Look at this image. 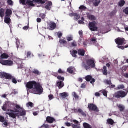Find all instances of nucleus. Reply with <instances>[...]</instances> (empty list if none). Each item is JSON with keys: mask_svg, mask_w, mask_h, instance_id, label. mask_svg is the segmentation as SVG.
<instances>
[{"mask_svg": "<svg viewBox=\"0 0 128 128\" xmlns=\"http://www.w3.org/2000/svg\"><path fill=\"white\" fill-rule=\"evenodd\" d=\"M102 94L104 96H108V92H106V90H103Z\"/></svg>", "mask_w": 128, "mask_h": 128, "instance_id": "nucleus-57", "label": "nucleus"}, {"mask_svg": "<svg viewBox=\"0 0 128 128\" xmlns=\"http://www.w3.org/2000/svg\"><path fill=\"white\" fill-rule=\"evenodd\" d=\"M16 44L18 48H24L23 46H20V42L18 40L16 41Z\"/></svg>", "mask_w": 128, "mask_h": 128, "instance_id": "nucleus-42", "label": "nucleus"}, {"mask_svg": "<svg viewBox=\"0 0 128 128\" xmlns=\"http://www.w3.org/2000/svg\"><path fill=\"white\" fill-rule=\"evenodd\" d=\"M70 16H74V20H78L80 18V16L76 13H72L70 14Z\"/></svg>", "mask_w": 128, "mask_h": 128, "instance_id": "nucleus-13", "label": "nucleus"}, {"mask_svg": "<svg viewBox=\"0 0 128 128\" xmlns=\"http://www.w3.org/2000/svg\"><path fill=\"white\" fill-rule=\"evenodd\" d=\"M0 64H2V66H14V62L10 60H2L0 58Z\"/></svg>", "mask_w": 128, "mask_h": 128, "instance_id": "nucleus-5", "label": "nucleus"}, {"mask_svg": "<svg viewBox=\"0 0 128 128\" xmlns=\"http://www.w3.org/2000/svg\"><path fill=\"white\" fill-rule=\"evenodd\" d=\"M101 0H93L92 3L94 6H100V4Z\"/></svg>", "mask_w": 128, "mask_h": 128, "instance_id": "nucleus-19", "label": "nucleus"}, {"mask_svg": "<svg viewBox=\"0 0 128 128\" xmlns=\"http://www.w3.org/2000/svg\"><path fill=\"white\" fill-rule=\"evenodd\" d=\"M16 109H15V112L18 113L15 114L14 112H6V114L9 116L10 118H12L14 119L16 118V116L20 118V116H24L26 114V110H24V108L20 107V105H16Z\"/></svg>", "mask_w": 128, "mask_h": 128, "instance_id": "nucleus-2", "label": "nucleus"}, {"mask_svg": "<svg viewBox=\"0 0 128 128\" xmlns=\"http://www.w3.org/2000/svg\"><path fill=\"white\" fill-rule=\"evenodd\" d=\"M12 82H13V84H18V81L16 80V78H13L12 80Z\"/></svg>", "mask_w": 128, "mask_h": 128, "instance_id": "nucleus-62", "label": "nucleus"}, {"mask_svg": "<svg viewBox=\"0 0 128 128\" xmlns=\"http://www.w3.org/2000/svg\"><path fill=\"white\" fill-rule=\"evenodd\" d=\"M88 28L92 32H98V28L96 26V22H93L89 23Z\"/></svg>", "mask_w": 128, "mask_h": 128, "instance_id": "nucleus-6", "label": "nucleus"}, {"mask_svg": "<svg viewBox=\"0 0 128 128\" xmlns=\"http://www.w3.org/2000/svg\"><path fill=\"white\" fill-rule=\"evenodd\" d=\"M124 85H119L118 88L117 90H124Z\"/></svg>", "mask_w": 128, "mask_h": 128, "instance_id": "nucleus-45", "label": "nucleus"}, {"mask_svg": "<svg viewBox=\"0 0 128 128\" xmlns=\"http://www.w3.org/2000/svg\"><path fill=\"white\" fill-rule=\"evenodd\" d=\"M58 74H66V72L64 71H63L61 68L59 69L58 70Z\"/></svg>", "mask_w": 128, "mask_h": 128, "instance_id": "nucleus-50", "label": "nucleus"}, {"mask_svg": "<svg viewBox=\"0 0 128 128\" xmlns=\"http://www.w3.org/2000/svg\"><path fill=\"white\" fill-rule=\"evenodd\" d=\"M45 8H46V10H50L52 8H50V6H48V5H46L45 6Z\"/></svg>", "mask_w": 128, "mask_h": 128, "instance_id": "nucleus-58", "label": "nucleus"}, {"mask_svg": "<svg viewBox=\"0 0 128 128\" xmlns=\"http://www.w3.org/2000/svg\"><path fill=\"white\" fill-rule=\"evenodd\" d=\"M6 73L4 72L0 73V78H6Z\"/></svg>", "mask_w": 128, "mask_h": 128, "instance_id": "nucleus-34", "label": "nucleus"}, {"mask_svg": "<svg viewBox=\"0 0 128 128\" xmlns=\"http://www.w3.org/2000/svg\"><path fill=\"white\" fill-rule=\"evenodd\" d=\"M57 78L58 80H62V82L64 81V77H62L61 76H58Z\"/></svg>", "mask_w": 128, "mask_h": 128, "instance_id": "nucleus-48", "label": "nucleus"}, {"mask_svg": "<svg viewBox=\"0 0 128 128\" xmlns=\"http://www.w3.org/2000/svg\"><path fill=\"white\" fill-rule=\"evenodd\" d=\"M59 96L62 98H66L68 96V94L67 92L61 93L59 94Z\"/></svg>", "mask_w": 128, "mask_h": 128, "instance_id": "nucleus-18", "label": "nucleus"}, {"mask_svg": "<svg viewBox=\"0 0 128 128\" xmlns=\"http://www.w3.org/2000/svg\"><path fill=\"white\" fill-rule=\"evenodd\" d=\"M117 48H120V50H124V48H128V45H126V46H125V47L124 46H120V45H118L117 46Z\"/></svg>", "mask_w": 128, "mask_h": 128, "instance_id": "nucleus-36", "label": "nucleus"}, {"mask_svg": "<svg viewBox=\"0 0 128 128\" xmlns=\"http://www.w3.org/2000/svg\"><path fill=\"white\" fill-rule=\"evenodd\" d=\"M30 28V26H25L23 28L24 30H28Z\"/></svg>", "mask_w": 128, "mask_h": 128, "instance_id": "nucleus-59", "label": "nucleus"}, {"mask_svg": "<svg viewBox=\"0 0 128 128\" xmlns=\"http://www.w3.org/2000/svg\"><path fill=\"white\" fill-rule=\"evenodd\" d=\"M78 51L74 50L72 51V52L71 53L72 56H73V58H78V56H76V54H78Z\"/></svg>", "mask_w": 128, "mask_h": 128, "instance_id": "nucleus-29", "label": "nucleus"}, {"mask_svg": "<svg viewBox=\"0 0 128 128\" xmlns=\"http://www.w3.org/2000/svg\"><path fill=\"white\" fill-rule=\"evenodd\" d=\"M34 2L42 4H46V0H33ZM20 2L23 4V6H26V0H20Z\"/></svg>", "mask_w": 128, "mask_h": 128, "instance_id": "nucleus-7", "label": "nucleus"}, {"mask_svg": "<svg viewBox=\"0 0 128 128\" xmlns=\"http://www.w3.org/2000/svg\"><path fill=\"white\" fill-rule=\"evenodd\" d=\"M124 4H126V1L124 0H120V2L118 3V6H120V8H122Z\"/></svg>", "mask_w": 128, "mask_h": 128, "instance_id": "nucleus-25", "label": "nucleus"}, {"mask_svg": "<svg viewBox=\"0 0 128 128\" xmlns=\"http://www.w3.org/2000/svg\"><path fill=\"white\" fill-rule=\"evenodd\" d=\"M85 80H86V82H90V80H92V76L88 75L86 76Z\"/></svg>", "mask_w": 128, "mask_h": 128, "instance_id": "nucleus-31", "label": "nucleus"}, {"mask_svg": "<svg viewBox=\"0 0 128 128\" xmlns=\"http://www.w3.org/2000/svg\"><path fill=\"white\" fill-rule=\"evenodd\" d=\"M107 124H110V126H114V121L112 118H108L107 120Z\"/></svg>", "mask_w": 128, "mask_h": 128, "instance_id": "nucleus-24", "label": "nucleus"}, {"mask_svg": "<svg viewBox=\"0 0 128 128\" xmlns=\"http://www.w3.org/2000/svg\"><path fill=\"white\" fill-rule=\"evenodd\" d=\"M94 82H96V80L94 78H92L91 80L90 81V84H94Z\"/></svg>", "mask_w": 128, "mask_h": 128, "instance_id": "nucleus-63", "label": "nucleus"}, {"mask_svg": "<svg viewBox=\"0 0 128 128\" xmlns=\"http://www.w3.org/2000/svg\"><path fill=\"white\" fill-rule=\"evenodd\" d=\"M67 72L69 74H74V68L70 67L69 68H68Z\"/></svg>", "mask_w": 128, "mask_h": 128, "instance_id": "nucleus-30", "label": "nucleus"}, {"mask_svg": "<svg viewBox=\"0 0 128 128\" xmlns=\"http://www.w3.org/2000/svg\"><path fill=\"white\" fill-rule=\"evenodd\" d=\"M6 16H8L10 17L12 16V11L10 9H7L6 12Z\"/></svg>", "mask_w": 128, "mask_h": 128, "instance_id": "nucleus-17", "label": "nucleus"}, {"mask_svg": "<svg viewBox=\"0 0 128 128\" xmlns=\"http://www.w3.org/2000/svg\"><path fill=\"white\" fill-rule=\"evenodd\" d=\"M78 114H80L83 116H86V113L84 112V110L80 108L78 110Z\"/></svg>", "mask_w": 128, "mask_h": 128, "instance_id": "nucleus-28", "label": "nucleus"}, {"mask_svg": "<svg viewBox=\"0 0 128 128\" xmlns=\"http://www.w3.org/2000/svg\"><path fill=\"white\" fill-rule=\"evenodd\" d=\"M7 2L9 6H13L14 4V2L12 0H8Z\"/></svg>", "mask_w": 128, "mask_h": 128, "instance_id": "nucleus-49", "label": "nucleus"}, {"mask_svg": "<svg viewBox=\"0 0 128 128\" xmlns=\"http://www.w3.org/2000/svg\"><path fill=\"white\" fill-rule=\"evenodd\" d=\"M46 4L49 6H52V2H48Z\"/></svg>", "mask_w": 128, "mask_h": 128, "instance_id": "nucleus-61", "label": "nucleus"}, {"mask_svg": "<svg viewBox=\"0 0 128 128\" xmlns=\"http://www.w3.org/2000/svg\"><path fill=\"white\" fill-rule=\"evenodd\" d=\"M32 56H34V54H32V52H27V58H30Z\"/></svg>", "mask_w": 128, "mask_h": 128, "instance_id": "nucleus-38", "label": "nucleus"}, {"mask_svg": "<svg viewBox=\"0 0 128 128\" xmlns=\"http://www.w3.org/2000/svg\"><path fill=\"white\" fill-rule=\"evenodd\" d=\"M86 6H81L79 8V10H86Z\"/></svg>", "mask_w": 128, "mask_h": 128, "instance_id": "nucleus-44", "label": "nucleus"}, {"mask_svg": "<svg viewBox=\"0 0 128 128\" xmlns=\"http://www.w3.org/2000/svg\"><path fill=\"white\" fill-rule=\"evenodd\" d=\"M0 122L3 123V124L4 126V128H6V126H8V120H6L2 116H0Z\"/></svg>", "mask_w": 128, "mask_h": 128, "instance_id": "nucleus-10", "label": "nucleus"}, {"mask_svg": "<svg viewBox=\"0 0 128 128\" xmlns=\"http://www.w3.org/2000/svg\"><path fill=\"white\" fill-rule=\"evenodd\" d=\"M118 108H120V110L121 112H124V108H125L124 106L120 104L118 106Z\"/></svg>", "mask_w": 128, "mask_h": 128, "instance_id": "nucleus-37", "label": "nucleus"}, {"mask_svg": "<svg viewBox=\"0 0 128 128\" xmlns=\"http://www.w3.org/2000/svg\"><path fill=\"white\" fill-rule=\"evenodd\" d=\"M42 128H50V126L48 124H44L43 126H41Z\"/></svg>", "mask_w": 128, "mask_h": 128, "instance_id": "nucleus-55", "label": "nucleus"}, {"mask_svg": "<svg viewBox=\"0 0 128 128\" xmlns=\"http://www.w3.org/2000/svg\"><path fill=\"white\" fill-rule=\"evenodd\" d=\"M83 68H84L86 70H88L90 68H95L96 62L94 60H86V64L84 63Z\"/></svg>", "mask_w": 128, "mask_h": 128, "instance_id": "nucleus-3", "label": "nucleus"}, {"mask_svg": "<svg viewBox=\"0 0 128 128\" xmlns=\"http://www.w3.org/2000/svg\"><path fill=\"white\" fill-rule=\"evenodd\" d=\"M78 56H84L86 54V50L84 49H79L78 50Z\"/></svg>", "mask_w": 128, "mask_h": 128, "instance_id": "nucleus-15", "label": "nucleus"}, {"mask_svg": "<svg viewBox=\"0 0 128 128\" xmlns=\"http://www.w3.org/2000/svg\"><path fill=\"white\" fill-rule=\"evenodd\" d=\"M46 14H40V17L42 18V20H44L46 18Z\"/></svg>", "mask_w": 128, "mask_h": 128, "instance_id": "nucleus-53", "label": "nucleus"}, {"mask_svg": "<svg viewBox=\"0 0 128 128\" xmlns=\"http://www.w3.org/2000/svg\"><path fill=\"white\" fill-rule=\"evenodd\" d=\"M105 84L109 86H111V84H112V80H106V81H105Z\"/></svg>", "mask_w": 128, "mask_h": 128, "instance_id": "nucleus-46", "label": "nucleus"}, {"mask_svg": "<svg viewBox=\"0 0 128 128\" xmlns=\"http://www.w3.org/2000/svg\"><path fill=\"white\" fill-rule=\"evenodd\" d=\"M88 18L90 20H96V18L94 16L90 14L88 15Z\"/></svg>", "mask_w": 128, "mask_h": 128, "instance_id": "nucleus-23", "label": "nucleus"}, {"mask_svg": "<svg viewBox=\"0 0 128 128\" xmlns=\"http://www.w3.org/2000/svg\"><path fill=\"white\" fill-rule=\"evenodd\" d=\"M79 34L81 38H84V32H82V30L79 31Z\"/></svg>", "mask_w": 128, "mask_h": 128, "instance_id": "nucleus-51", "label": "nucleus"}, {"mask_svg": "<svg viewBox=\"0 0 128 128\" xmlns=\"http://www.w3.org/2000/svg\"><path fill=\"white\" fill-rule=\"evenodd\" d=\"M2 110H4V112H6V105H4L2 107Z\"/></svg>", "mask_w": 128, "mask_h": 128, "instance_id": "nucleus-60", "label": "nucleus"}, {"mask_svg": "<svg viewBox=\"0 0 128 128\" xmlns=\"http://www.w3.org/2000/svg\"><path fill=\"white\" fill-rule=\"evenodd\" d=\"M66 38L68 42H72V40H74V37L72 36H68L66 37Z\"/></svg>", "mask_w": 128, "mask_h": 128, "instance_id": "nucleus-43", "label": "nucleus"}, {"mask_svg": "<svg viewBox=\"0 0 128 128\" xmlns=\"http://www.w3.org/2000/svg\"><path fill=\"white\" fill-rule=\"evenodd\" d=\"M33 1H30V0H28L26 2V4L28 6H34L36 5L34 4V0H32Z\"/></svg>", "mask_w": 128, "mask_h": 128, "instance_id": "nucleus-20", "label": "nucleus"}, {"mask_svg": "<svg viewBox=\"0 0 128 128\" xmlns=\"http://www.w3.org/2000/svg\"><path fill=\"white\" fill-rule=\"evenodd\" d=\"M116 10H114L111 13H110V16H116Z\"/></svg>", "mask_w": 128, "mask_h": 128, "instance_id": "nucleus-47", "label": "nucleus"}, {"mask_svg": "<svg viewBox=\"0 0 128 128\" xmlns=\"http://www.w3.org/2000/svg\"><path fill=\"white\" fill-rule=\"evenodd\" d=\"M88 108L92 112H98V106L94 104H89Z\"/></svg>", "mask_w": 128, "mask_h": 128, "instance_id": "nucleus-9", "label": "nucleus"}, {"mask_svg": "<svg viewBox=\"0 0 128 128\" xmlns=\"http://www.w3.org/2000/svg\"><path fill=\"white\" fill-rule=\"evenodd\" d=\"M96 40H97L96 38H92L91 42H92L94 44L96 45V44L98 43V41Z\"/></svg>", "mask_w": 128, "mask_h": 128, "instance_id": "nucleus-41", "label": "nucleus"}, {"mask_svg": "<svg viewBox=\"0 0 128 128\" xmlns=\"http://www.w3.org/2000/svg\"><path fill=\"white\" fill-rule=\"evenodd\" d=\"M72 48H76L78 46V43H76V42L74 40L71 43Z\"/></svg>", "mask_w": 128, "mask_h": 128, "instance_id": "nucleus-40", "label": "nucleus"}, {"mask_svg": "<svg viewBox=\"0 0 128 128\" xmlns=\"http://www.w3.org/2000/svg\"><path fill=\"white\" fill-rule=\"evenodd\" d=\"M114 96L116 98H124L126 96V93L122 90L118 91L114 94Z\"/></svg>", "mask_w": 128, "mask_h": 128, "instance_id": "nucleus-4", "label": "nucleus"}, {"mask_svg": "<svg viewBox=\"0 0 128 128\" xmlns=\"http://www.w3.org/2000/svg\"><path fill=\"white\" fill-rule=\"evenodd\" d=\"M0 58L1 60H6L10 58V56L6 53H4L1 55Z\"/></svg>", "mask_w": 128, "mask_h": 128, "instance_id": "nucleus-21", "label": "nucleus"}, {"mask_svg": "<svg viewBox=\"0 0 128 128\" xmlns=\"http://www.w3.org/2000/svg\"><path fill=\"white\" fill-rule=\"evenodd\" d=\"M49 100H52L54 98V95L50 94L48 96Z\"/></svg>", "mask_w": 128, "mask_h": 128, "instance_id": "nucleus-52", "label": "nucleus"}, {"mask_svg": "<svg viewBox=\"0 0 128 128\" xmlns=\"http://www.w3.org/2000/svg\"><path fill=\"white\" fill-rule=\"evenodd\" d=\"M79 24H84V21L80 20L78 22Z\"/></svg>", "mask_w": 128, "mask_h": 128, "instance_id": "nucleus-64", "label": "nucleus"}, {"mask_svg": "<svg viewBox=\"0 0 128 128\" xmlns=\"http://www.w3.org/2000/svg\"><path fill=\"white\" fill-rule=\"evenodd\" d=\"M56 86H58L59 90H60L64 86V83L62 81H58L56 82Z\"/></svg>", "mask_w": 128, "mask_h": 128, "instance_id": "nucleus-12", "label": "nucleus"}, {"mask_svg": "<svg viewBox=\"0 0 128 128\" xmlns=\"http://www.w3.org/2000/svg\"><path fill=\"white\" fill-rule=\"evenodd\" d=\"M124 42L126 40L124 38H118L115 40V42L118 46H124Z\"/></svg>", "mask_w": 128, "mask_h": 128, "instance_id": "nucleus-8", "label": "nucleus"}, {"mask_svg": "<svg viewBox=\"0 0 128 128\" xmlns=\"http://www.w3.org/2000/svg\"><path fill=\"white\" fill-rule=\"evenodd\" d=\"M50 27L51 30H54L56 28V24L54 22H52L50 24Z\"/></svg>", "mask_w": 128, "mask_h": 128, "instance_id": "nucleus-16", "label": "nucleus"}, {"mask_svg": "<svg viewBox=\"0 0 128 128\" xmlns=\"http://www.w3.org/2000/svg\"><path fill=\"white\" fill-rule=\"evenodd\" d=\"M4 9L1 8L0 10V16L2 18H4Z\"/></svg>", "mask_w": 128, "mask_h": 128, "instance_id": "nucleus-26", "label": "nucleus"}, {"mask_svg": "<svg viewBox=\"0 0 128 128\" xmlns=\"http://www.w3.org/2000/svg\"><path fill=\"white\" fill-rule=\"evenodd\" d=\"M72 94L76 100H78L80 98V96L76 94V92H74Z\"/></svg>", "mask_w": 128, "mask_h": 128, "instance_id": "nucleus-35", "label": "nucleus"}, {"mask_svg": "<svg viewBox=\"0 0 128 128\" xmlns=\"http://www.w3.org/2000/svg\"><path fill=\"white\" fill-rule=\"evenodd\" d=\"M103 68H104V70L102 71L103 74L104 76H108V70L106 67V66H104Z\"/></svg>", "mask_w": 128, "mask_h": 128, "instance_id": "nucleus-27", "label": "nucleus"}, {"mask_svg": "<svg viewBox=\"0 0 128 128\" xmlns=\"http://www.w3.org/2000/svg\"><path fill=\"white\" fill-rule=\"evenodd\" d=\"M34 108V103L32 102H29L26 104V107L27 108Z\"/></svg>", "mask_w": 128, "mask_h": 128, "instance_id": "nucleus-39", "label": "nucleus"}, {"mask_svg": "<svg viewBox=\"0 0 128 128\" xmlns=\"http://www.w3.org/2000/svg\"><path fill=\"white\" fill-rule=\"evenodd\" d=\"M5 78L6 80H12V78H14V77H12V75L6 73Z\"/></svg>", "mask_w": 128, "mask_h": 128, "instance_id": "nucleus-32", "label": "nucleus"}, {"mask_svg": "<svg viewBox=\"0 0 128 128\" xmlns=\"http://www.w3.org/2000/svg\"><path fill=\"white\" fill-rule=\"evenodd\" d=\"M123 12L126 14L128 15V8H126L125 9L123 10Z\"/></svg>", "mask_w": 128, "mask_h": 128, "instance_id": "nucleus-54", "label": "nucleus"}, {"mask_svg": "<svg viewBox=\"0 0 128 128\" xmlns=\"http://www.w3.org/2000/svg\"><path fill=\"white\" fill-rule=\"evenodd\" d=\"M32 74H36V76H40V74H42V72H40V71L36 69L33 70H32Z\"/></svg>", "mask_w": 128, "mask_h": 128, "instance_id": "nucleus-22", "label": "nucleus"}, {"mask_svg": "<svg viewBox=\"0 0 128 128\" xmlns=\"http://www.w3.org/2000/svg\"><path fill=\"white\" fill-rule=\"evenodd\" d=\"M60 44H68V42L64 40H60Z\"/></svg>", "mask_w": 128, "mask_h": 128, "instance_id": "nucleus-33", "label": "nucleus"}, {"mask_svg": "<svg viewBox=\"0 0 128 128\" xmlns=\"http://www.w3.org/2000/svg\"><path fill=\"white\" fill-rule=\"evenodd\" d=\"M58 36L59 38H60L62 36V32H58Z\"/></svg>", "mask_w": 128, "mask_h": 128, "instance_id": "nucleus-56", "label": "nucleus"}, {"mask_svg": "<svg viewBox=\"0 0 128 128\" xmlns=\"http://www.w3.org/2000/svg\"><path fill=\"white\" fill-rule=\"evenodd\" d=\"M4 22L5 24H6L9 26H10V24H12V19H10V17L5 16Z\"/></svg>", "mask_w": 128, "mask_h": 128, "instance_id": "nucleus-11", "label": "nucleus"}, {"mask_svg": "<svg viewBox=\"0 0 128 128\" xmlns=\"http://www.w3.org/2000/svg\"><path fill=\"white\" fill-rule=\"evenodd\" d=\"M26 88L28 90H32V94H42L44 92V88L40 82H36V81H31L28 82L26 84Z\"/></svg>", "mask_w": 128, "mask_h": 128, "instance_id": "nucleus-1", "label": "nucleus"}, {"mask_svg": "<svg viewBox=\"0 0 128 128\" xmlns=\"http://www.w3.org/2000/svg\"><path fill=\"white\" fill-rule=\"evenodd\" d=\"M46 121L48 124H54V122H56V119L52 117L48 116L46 118Z\"/></svg>", "mask_w": 128, "mask_h": 128, "instance_id": "nucleus-14", "label": "nucleus"}]
</instances>
